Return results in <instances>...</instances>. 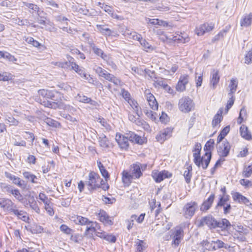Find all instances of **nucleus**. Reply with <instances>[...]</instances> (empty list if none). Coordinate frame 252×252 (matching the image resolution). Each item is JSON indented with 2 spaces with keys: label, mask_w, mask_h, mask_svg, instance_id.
<instances>
[{
  "label": "nucleus",
  "mask_w": 252,
  "mask_h": 252,
  "mask_svg": "<svg viewBox=\"0 0 252 252\" xmlns=\"http://www.w3.org/2000/svg\"><path fill=\"white\" fill-rule=\"evenodd\" d=\"M36 101L45 107L57 109L63 106L62 94L55 91L42 89L38 91Z\"/></svg>",
  "instance_id": "1"
},
{
  "label": "nucleus",
  "mask_w": 252,
  "mask_h": 252,
  "mask_svg": "<svg viewBox=\"0 0 252 252\" xmlns=\"http://www.w3.org/2000/svg\"><path fill=\"white\" fill-rule=\"evenodd\" d=\"M201 145L200 143H196L192 150L193 162L195 165L200 167L202 166L203 169L207 168L211 158V154L208 152L201 158L200 151L201 150Z\"/></svg>",
  "instance_id": "2"
},
{
  "label": "nucleus",
  "mask_w": 252,
  "mask_h": 252,
  "mask_svg": "<svg viewBox=\"0 0 252 252\" xmlns=\"http://www.w3.org/2000/svg\"><path fill=\"white\" fill-rule=\"evenodd\" d=\"M86 185L88 190L92 192L97 189L101 188L104 190H106L109 188L107 183L100 178V176L96 173L92 171L88 176V180L86 182Z\"/></svg>",
  "instance_id": "3"
},
{
  "label": "nucleus",
  "mask_w": 252,
  "mask_h": 252,
  "mask_svg": "<svg viewBox=\"0 0 252 252\" xmlns=\"http://www.w3.org/2000/svg\"><path fill=\"white\" fill-rule=\"evenodd\" d=\"M238 86V81L235 79H232L230 80V84L228 86V93L227 94L228 100H227L226 107L224 109V114H227L229 110L233 106L234 101L235 97L234 94L237 90Z\"/></svg>",
  "instance_id": "4"
},
{
  "label": "nucleus",
  "mask_w": 252,
  "mask_h": 252,
  "mask_svg": "<svg viewBox=\"0 0 252 252\" xmlns=\"http://www.w3.org/2000/svg\"><path fill=\"white\" fill-rule=\"evenodd\" d=\"M179 109L183 113H189L194 109V103L189 96L182 97L179 100Z\"/></svg>",
  "instance_id": "5"
},
{
  "label": "nucleus",
  "mask_w": 252,
  "mask_h": 252,
  "mask_svg": "<svg viewBox=\"0 0 252 252\" xmlns=\"http://www.w3.org/2000/svg\"><path fill=\"white\" fill-rule=\"evenodd\" d=\"M197 208L198 205L196 202L191 201L187 203L183 208V215L186 219L190 218L194 215Z\"/></svg>",
  "instance_id": "6"
},
{
  "label": "nucleus",
  "mask_w": 252,
  "mask_h": 252,
  "mask_svg": "<svg viewBox=\"0 0 252 252\" xmlns=\"http://www.w3.org/2000/svg\"><path fill=\"white\" fill-rule=\"evenodd\" d=\"M207 225L210 228H215L220 227V222L211 216H208L202 218L200 220L199 226Z\"/></svg>",
  "instance_id": "7"
},
{
  "label": "nucleus",
  "mask_w": 252,
  "mask_h": 252,
  "mask_svg": "<svg viewBox=\"0 0 252 252\" xmlns=\"http://www.w3.org/2000/svg\"><path fill=\"white\" fill-rule=\"evenodd\" d=\"M173 240L172 245L173 247H177L181 243L184 237V231L181 227H177L171 234Z\"/></svg>",
  "instance_id": "8"
},
{
  "label": "nucleus",
  "mask_w": 252,
  "mask_h": 252,
  "mask_svg": "<svg viewBox=\"0 0 252 252\" xmlns=\"http://www.w3.org/2000/svg\"><path fill=\"white\" fill-rule=\"evenodd\" d=\"M172 174L168 171L163 170L160 172L154 171L152 172V177L157 183H160L166 178H170Z\"/></svg>",
  "instance_id": "9"
},
{
  "label": "nucleus",
  "mask_w": 252,
  "mask_h": 252,
  "mask_svg": "<svg viewBox=\"0 0 252 252\" xmlns=\"http://www.w3.org/2000/svg\"><path fill=\"white\" fill-rule=\"evenodd\" d=\"M172 133V129L170 128H167L164 129L163 130L160 131L157 135L156 137V139L158 142H160V143H162L167 138L171 136Z\"/></svg>",
  "instance_id": "10"
},
{
  "label": "nucleus",
  "mask_w": 252,
  "mask_h": 252,
  "mask_svg": "<svg viewBox=\"0 0 252 252\" xmlns=\"http://www.w3.org/2000/svg\"><path fill=\"white\" fill-rule=\"evenodd\" d=\"M125 136L120 134H116L115 139L121 149H126L128 147V133Z\"/></svg>",
  "instance_id": "11"
},
{
  "label": "nucleus",
  "mask_w": 252,
  "mask_h": 252,
  "mask_svg": "<svg viewBox=\"0 0 252 252\" xmlns=\"http://www.w3.org/2000/svg\"><path fill=\"white\" fill-rule=\"evenodd\" d=\"M233 198L235 201L238 202L241 204H244L252 208V204L250 202L249 199L242 195L239 192H235L233 194Z\"/></svg>",
  "instance_id": "12"
},
{
  "label": "nucleus",
  "mask_w": 252,
  "mask_h": 252,
  "mask_svg": "<svg viewBox=\"0 0 252 252\" xmlns=\"http://www.w3.org/2000/svg\"><path fill=\"white\" fill-rule=\"evenodd\" d=\"M189 75L186 74L180 76L176 86V89L177 91L182 92L186 90V85L189 82Z\"/></svg>",
  "instance_id": "13"
},
{
  "label": "nucleus",
  "mask_w": 252,
  "mask_h": 252,
  "mask_svg": "<svg viewBox=\"0 0 252 252\" xmlns=\"http://www.w3.org/2000/svg\"><path fill=\"white\" fill-rule=\"evenodd\" d=\"M0 207L13 213V209L16 208V205L10 199H0Z\"/></svg>",
  "instance_id": "14"
},
{
  "label": "nucleus",
  "mask_w": 252,
  "mask_h": 252,
  "mask_svg": "<svg viewBox=\"0 0 252 252\" xmlns=\"http://www.w3.org/2000/svg\"><path fill=\"white\" fill-rule=\"evenodd\" d=\"M214 25L212 24L205 23L196 28L195 32L198 35H202L205 33L212 31Z\"/></svg>",
  "instance_id": "15"
},
{
  "label": "nucleus",
  "mask_w": 252,
  "mask_h": 252,
  "mask_svg": "<svg viewBox=\"0 0 252 252\" xmlns=\"http://www.w3.org/2000/svg\"><path fill=\"white\" fill-rule=\"evenodd\" d=\"M87 226L85 232V235H88L90 232H91L92 234L94 232L96 234V236L97 234L100 235V233H98L99 232L98 231V230L100 229V225L96 221H91L90 223H89V225Z\"/></svg>",
  "instance_id": "16"
},
{
  "label": "nucleus",
  "mask_w": 252,
  "mask_h": 252,
  "mask_svg": "<svg viewBox=\"0 0 252 252\" xmlns=\"http://www.w3.org/2000/svg\"><path fill=\"white\" fill-rule=\"evenodd\" d=\"M70 220L74 222L76 224L81 225H88L91 222V221L87 218L78 215H73L71 216Z\"/></svg>",
  "instance_id": "17"
},
{
  "label": "nucleus",
  "mask_w": 252,
  "mask_h": 252,
  "mask_svg": "<svg viewBox=\"0 0 252 252\" xmlns=\"http://www.w3.org/2000/svg\"><path fill=\"white\" fill-rule=\"evenodd\" d=\"M68 62H65L64 63H59V65L61 66L63 68H65L67 66H71V68L74 70L76 72H77L79 69L81 68L79 67L78 65H77L74 62V59L72 57H69L68 58Z\"/></svg>",
  "instance_id": "18"
},
{
  "label": "nucleus",
  "mask_w": 252,
  "mask_h": 252,
  "mask_svg": "<svg viewBox=\"0 0 252 252\" xmlns=\"http://www.w3.org/2000/svg\"><path fill=\"white\" fill-rule=\"evenodd\" d=\"M98 217L99 218V220L102 222L104 224L109 225L113 224V221L111 218L104 211L100 210L98 214Z\"/></svg>",
  "instance_id": "19"
},
{
  "label": "nucleus",
  "mask_w": 252,
  "mask_h": 252,
  "mask_svg": "<svg viewBox=\"0 0 252 252\" xmlns=\"http://www.w3.org/2000/svg\"><path fill=\"white\" fill-rule=\"evenodd\" d=\"M215 194H211L209 197L205 200L200 206V211L202 212H206L209 210L212 206V204L214 200Z\"/></svg>",
  "instance_id": "20"
},
{
  "label": "nucleus",
  "mask_w": 252,
  "mask_h": 252,
  "mask_svg": "<svg viewBox=\"0 0 252 252\" xmlns=\"http://www.w3.org/2000/svg\"><path fill=\"white\" fill-rule=\"evenodd\" d=\"M122 180L125 186L128 187L131 184L132 180L135 179L131 173L126 170H124L122 173Z\"/></svg>",
  "instance_id": "21"
},
{
  "label": "nucleus",
  "mask_w": 252,
  "mask_h": 252,
  "mask_svg": "<svg viewBox=\"0 0 252 252\" xmlns=\"http://www.w3.org/2000/svg\"><path fill=\"white\" fill-rule=\"evenodd\" d=\"M220 76L219 70L213 69L211 72L210 85L213 88H215L220 81Z\"/></svg>",
  "instance_id": "22"
},
{
  "label": "nucleus",
  "mask_w": 252,
  "mask_h": 252,
  "mask_svg": "<svg viewBox=\"0 0 252 252\" xmlns=\"http://www.w3.org/2000/svg\"><path fill=\"white\" fill-rule=\"evenodd\" d=\"M233 228V225L229 220L225 219H221V232H224V234L221 233V235H226L227 233H230Z\"/></svg>",
  "instance_id": "23"
},
{
  "label": "nucleus",
  "mask_w": 252,
  "mask_h": 252,
  "mask_svg": "<svg viewBox=\"0 0 252 252\" xmlns=\"http://www.w3.org/2000/svg\"><path fill=\"white\" fill-rule=\"evenodd\" d=\"M202 244L205 249L208 250H210L211 249L216 250L220 248V242L219 240L217 242L213 241L211 243L207 241H203Z\"/></svg>",
  "instance_id": "24"
},
{
  "label": "nucleus",
  "mask_w": 252,
  "mask_h": 252,
  "mask_svg": "<svg viewBox=\"0 0 252 252\" xmlns=\"http://www.w3.org/2000/svg\"><path fill=\"white\" fill-rule=\"evenodd\" d=\"M241 136L247 140H250L252 139V136L251 132L249 131L248 127L242 125L240 128Z\"/></svg>",
  "instance_id": "25"
},
{
  "label": "nucleus",
  "mask_w": 252,
  "mask_h": 252,
  "mask_svg": "<svg viewBox=\"0 0 252 252\" xmlns=\"http://www.w3.org/2000/svg\"><path fill=\"white\" fill-rule=\"evenodd\" d=\"M23 4L24 6L28 8L29 12L32 14H33L34 13L38 14L42 11L40 10V8L38 5L34 3H31L23 1Z\"/></svg>",
  "instance_id": "26"
},
{
  "label": "nucleus",
  "mask_w": 252,
  "mask_h": 252,
  "mask_svg": "<svg viewBox=\"0 0 252 252\" xmlns=\"http://www.w3.org/2000/svg\"><path fill=\"white\" fill-rule=\"evenodd\" d=\"M252 23V13L244 15L241 20V26L248 27Z\"/></svg>",
  "instance_id": "27"
},
{
  "label": "nucleus",
  "mask_w": 252,
  "mask_h": 252,
  "mask_svg": "<svg viewBox=\"0 0 252 252\" xmlns=\"http://www.w3.org/2000/svg\"><path fill=\"white\" fill-rule=\"evenodd\" d=\"M13 214L16 216L19 219L25 222L28 221L29 219L26 212L22 210L19 211L17 208L15 209H13Z\"/></svg>",
  "instance_id": "28"
},
{
  "label": "nucleus",
  "mask_w": 252,
  "mask_h": 252,
  "mask_svg": "<svg viewBox=\"0 0 252 252\" xmlns=\"http://www.w3.org/2000/svg\"><path fill=\"white\" fill-rule=\"evenodd\" d=\"M138 41L144 50L147 52H150L154 50V47L147 40L142 37H140Z\"/></svg>",
  "instance_id": "29"
},
{
  "label": "nucleus",
  "mask_w": 252,
  "mask_h": 252,
  "mask_svg": "<svg viewBox=\"0 0 252 252\" xmlns=\"http://www.w3.org/2000/svg\"><path fill=\"white\" fill-rule=\"evenodd\" d=\"M128 138L129 141L135 143L142 144L143 143V139L140 136L131 131L128 133Z\"/></svg>",
  "instance_id": "30"
},
{
  "label": "nucleus",
  "mask_w": 252,
  "mask_h": 252,
  "mask_svg": "<svg viewBox=\"0 0 252 252\" xmlns=\"http://www.w3.org/2000/svg\"><path fill=\"white\" fill-rule=\"evenodd\" d=\"M131 170V174L135 179L139 178L142 175L140 165L137 164H133Z\"/></svg>",
  "instance_id": "31"
},
{
  "label": "nucleus",
  "mask_w": 252,
  "mask_h": 252,
  "mask_svg": "<svg viewBox=\"0 0 252 252\" xmlns=\"http://www.w3.org/2000/svg\"><path fill=\"white\" fill-rule=\"evenodd\" d=\"M96 27L97 30L103 35L111 36L113 33V31L106 27L104 25H96Z\"/></svg>",
  "instance_id": "32"
},
{
  "label": "nucleus",
  "mask_w": 252,
  "mask_h": 252,
  "mask_svg": "<svg viewBox=\"0 0 252 252\" xmlns=\"http://www.w3.org/2000/svg\"><path fill=\"white\" fill-rule=\"evenodd\" d=\"M94 70L99 76L104 78L106 80H107L112 75V74L108 73L106 70L99 66H96V68H94Z\"/></svg>",
  "instance_id": "33"
},
{
  "label": "nucleus",
  "mask_w": 252,
  "mask_h": 252,
  "mask_svg": "<svg viewBox=\"0 0 252 252\" xmlns=\"http://www.w3.org/2000/svg\"><path fill=\"white\" fill-rule=\"evenodd\" d=\"M91 46L92 48L93 52L96 55L100 56L103 60H107L108 59V56L105 54L101 49L96 47L94 44H91Z\"/></svg>",
  "instance_id": "34"
},
{
  "label": "nucleus",
  "mask_w": 252,
  "mask_h": 252,
  "mask_svg": "<svg viewBox=\"0 0 252 252\" xmlns=\"http://www.w3.org/2000/svg\"><path fill=\"white\" fill-rule=\"evenodd\" d=\"M154 83V85L156 88L162 87L163 89L164 87H167V84L165 80L162 78L155 77V79L153 80Z\"/></svg>",
  "instance_id": "35"
},
{
  "label": "nucleus",
  "mask_w": 252,
  "mask_h": 252,
  "mask_svg": "<svg viewBox=\"0 0 252 252\" xmlns=\"http://www.w3.org/2000/svg\"><path fill=\"white\" fill-rule=\"evenodd\" d=\"M125 35L127 36L129 38L132 39L133 40H139L140 37H141V35L135 32L130 31L128 30H127L125 32Z\"/></svg>",
  "instance_id": "36"
},
{
  "label": "nucleus",
  "mask_w": 252,
  "mask_h": 252,
  "mask_svg": "<svg viewBox=\"0 0 252 252\" xmlns=\"http://www.w3.org/2000/svg\"><path fill=\"white\" fill-rule=\"evenodd\" d=\"M98 233H100V235L97 234L98 237L103 238L110 242L114 243L116 241V237L113 235L107 234L105 232H98Z\"/></svg>",
  "instance_id": "37"
},
{
  "label": "nucleus",
  "mask_w": 252,
  "mask_h": 252,
  "mask_svg": "<svg viewBox=\"0 0 252 252\" xmlns=\"http://www.w3.org/2000/svg\"><path fill=\"white\" fill-rule=\"evenodd\" d=\"M77 98V100L81 102L90 103L92 105H94L95 103L94 101L91 99V98L88 97L85 95L78 94Z\"/></svg>",
  "instance_id": "38"
},
{
  "label": "nucleus",
  "mask_w": 252,
  "mask_h": 252,
  "mask_svg": "<svg viewBox=\"0 0 252 252\" xmlns=\"http://www.w3.org/2000/svg\"><path fill=\"white\" fill-rule=\"evenodd\" d=\"M129 105L131 106V107L133 109V111L136 113L137 116L140 117V115L141 114V112L139 110L140 109L139 107L138 104L137 103V101L134 100H131L130 101H128V102Z\"/></svg>",
  "instance_id": "39"
},
{
  "label": "nucleus",
  "mask_w": 252,
  "mask_h": 252,
  "mask_svg": "<svg viewBox=\"0 0 252 252\" xmlns=\"http://www.w3.org/2000/svg\"><path fill=\"white\" fill-rule=\"evenodd\" d=\"M37 15L38 17H37V21L41 25H46L47 24V22L46 21V13H44L43 11L42 10L38 13Z\"/></svg>",
  "instance_id": "40"
},
{
  "label": "nucleus",
  "mask_w": 252,
  "mask_h": 252,
  "mask_svg": "<svg viewBox=\"0 0 252 252\" xmlns=\"http://www.w3.org/2000/svg\"><path fill=\"white\" fill-rule=\"evenodd\" d=\"M99 143L100 146L102 147L108 148L109 147L110 142L107 137L104 135H102L99 137Z\"/></svg>",
  "instance_id": "41"
},
{
  "label": "nucleus",
  "mask_w": 252,
  "mask_h": 252,
  "mask_svg": "<svg viewBox=\"0 0 252 252\" xmlns=\"http://www.w3.org/2000/svg\"><path fill=\"white\" fill-rule=\"evenodd\" d=\"M23 175L25 179L31 181L32 183H37L35 179H37V178L34 174H32L30 172L25 171L23 173Z\"/></svg>",
  "instance_id": "42"
},
{
  "label": "nucleus",
  "mask_w": 252,
  "mask_h": 252,
  "mask_svg": "<svg viewBox=\"0 0 252 252\" xmlns=\"http://www.w3.org/2000/svg\"><path fill=\"white\" fill-rule=\"evenodd\" d=\"M136 244V252H143V250L146 248V243L142 240L137 239L135 241Z\"/></svg>",
  "instance_id": "43"
},
{
  "label": "nucleus",
  "mask_w": 252,
  "mask_h": 252,
  "mask_svg": "<svg viewBox=\"0 0 252 252\" xmlns=\"http://www.w3.org/2000/svg\"><path fill=\"white\" fill-rule=\"evenodd\" d=\"M252 175V163L248 165L245 166L243 169L242 175L244 177L249 178Z\"/></svg>",
  "instance_id": "44"
},
{
  "label": "nucleus",
  "mask_w": 252,
  "mask_h": 252,
  "mask_svg": "<svg viewBox=\"0 0 252 252\" xmlns=\"http://www.w3.org/2000/svg\"><path fill=\"white\" fill-rule=\"evenodd\" d=\"M191 171L192 167L191 165H189L187 168V170H186L184 172V176L185 177L186 182L187 183H189L190 181L191 177Z\"/></svg>",
  "instance_id": "45"
},
{
  "label": "nucleus",
  "mask_w": 252,
  "mask_h": 252,
  "mask_svg": "<svg viewBox=\"0 0 252 252\" xmlns=\"http://www.w3.org/2000/svg\"><path fill=\"white\" fill-rule=\"evenodd\" d=\"M230 145L227 141L223 142V150L221 151V157H226L230 151Z\"/></svg>",
  "instance_id": "46"
},
{
  "label": "nucleus",
  "mask_w": 252,
  "mask_h": 252,
  "mask_svg": "<svg viewBox=\"0 0 252 252\" xmlns=\"http://www.w3.org/2000/svg\"><path fill=\"white\" fill-rule=\"evenodd\" d=\"M102 9L110 15L112 18H117L118 17V16L114 13V10L112 7L106 4H102Z\"/></svg>",
  "instance_id": "47"
},
{
  "label": "nucleus",
  "mask_w": 252,
  "mask_h": 252,
  "mask_svg": "<svg viewBox=\"0 0 252 252\" xmlns=\"http://www.w3.org/2000/svg\"><path fill=\"white\" fill-rule=\"evenodd\" d=\"M83 237L81 234L76 233L74 234H71L70 239L71 241L76 243H80L82 241Z\"/></svg>",
  "instance_id": "48"
},
{
  "label": "nucleus",
  "mask_w": 252,
  "mask_h": 252,
  "mask_svg": "<svg viewBox=\"0 0 252 252\" xmlns=\"http://www.w3.org/2000/svg\"><path fill=\"white\" fill-rule=\"evenodd\" d=\"M215 144V141L213 139H210L205 145L204 149L205 151V153L208 152L211 153V150L213 148L214 145Z\"/></svg>",
  "instance_id": "49"
},
{
  "label": "nucleus",
  "mask_w": 252,
  "mask_h": 252,
  "mask_svg": "<svg viewBox=\"0 0 252 252\" xmlns=\"http://www.w3.org/2000/svg\"><path fill=\"white\" fill-rule=\"evenodd\" d=\"M220 109H219L217 114L214 116L212 121V126L213 127L217 126L220 122Z\"/></svg>",
  "instance_id": "50"
},
{
  "label": "nucleus",
  "mask_w": 252,
  "mask_h": 252,
  "mask_svg": "<svg viewBox=\"0 0 252 252\" xmlns=\"http://www.w3.org/2000/svg\"><path fill=\"white\" fill-rule=\"evenodd\" d=\"M247 116V111L245 107H243L241 109L239 116L237 120V123L238 124H241L244 119V118Z\"/></svg>",
  "instance_id": "51"
},
{
  "label": "nucleus",
  "mask_w": 252,
  "mask_h": 252,
  "mask_svg": "<svg viewBox=\"0 0 252 252\" xmlns=\"http://www.w3.org/2000/svg\"><path fill=\"white\" fill-rule=\"evenodd\" d=\"M143 112L145 115L152 121H155L156 120V113L153 112L147 109H144Z\"/></svg>",
  "instance_id": "52"
},
{
  "label": "nucleus",
  "mask_w": 252,
  "mask_h": 252,
  "mask_svg": "<svg viewBox=\"0 0 252 252\" xmlns=\"http://www.w3.org/2000/svg\"><path fill=\"white\" fill-rule=\"evenodd\" d=\"M137 126H141L146 131H149L151 130V128L149 125L142 119H141L140 121L137 122Z\"/></svg>",
  "instance_id": "53"
},
{
  "label": "nucleus",
  "mask_w": 252,
  "mask_h": 252,
  "mask_svg": "<svg viewBox=\"0 0 252 252\" xmlns=\"http://www.w3.org/2000/svg\"><path fill=\"white\" fill-rule=\"evenodd\" d=\"M10 192L11 194H12L18 200L21 201L23 200V196L20 193L19 190L17 189H11L10 190Z\"/></svg>",
  "instance_id": "54"
},
{
  "label": "nucleus",
  "mask_w": 252,
  "mask_h": 252,
  "mask_svg": "<svg viewBox=\"0 0 252 252\" xmlns=\"http://www.w3.org/2000/svg\"><path fill=\"white\" fill-rule=\"evenodd\" d=\"M13 183L23 189H24L26 186V184H25V181L22 180L20 178L18 177H16L13 181Z\"/></svg>",
  "instance_id": "55"
},
{
  "label": "nucleus",
  "mask_w": 252,
  "mask_h": 252,
  "mask_svg": "<svg viewBox=\"0 0 252 252\" xmlns=\"http://www.w3.org/2000/svg\"><path fill=\"white\" fill-rule=\"evenodd\" d=\"M45 209L50 216H53L54 214V211L53 208V204L50 201L47 204H44Z\"/></svg>",
  "instance_id": "56"
},
{
  "label": "nucleus",
  "mask_w": 252,
  "mask_h": 252,
  "mask_svg": "<svg viewBox=\"0 0 252 252\" xmlns=\"http://www.w3.org/2000/svg\"><path fill=\"white\" fill-rule=\"evenodd\" d=\"M25 41L29 44H31L35 47H38L41 45L40 43L37 41L34 40L32 37H28L26 38Z\"/></svg>",
  "instance_id": "57"
},
{
  "label": "nucleus",
  "mask_w": 252,
  "mask_h": 252,
  "mask_svg": "<svg viewBox=\"0 0 252 252\" xmlns=\"http://www.w3.org/2000/svg\"><path fill=\"white\" fill-rule=\"evenodd\" d=\"M60 229L61 231L67 235L71 234L72 232L73 231L72 229L65 224H62L60 226Z\"/></svg>",
  "instance_id": "58"
},
{
  "label": "nucleus",
  "mask_w": 252,
  "mask_h": 252,
  "mask_svg": "<svg viewBox=\"0 0 252 252\" xmlns=\"http://www.w3.org/2000/svg\"><path fill=\"white\" fill-rule=\"evenodd\" d=\"M107 80L109 82H112L116 86L121 85V80L115 77L113 74H112L111 76L108 78Z\"/></svg>",
  "instance_id": "59"
},
{
  "label": "nucleus",
  "mask_w": 252,
  "mask_h": 252,
  "mask_svg": "<svg viewBox=\"0 0 252 252\" xmlns=\"http://www.w3.org/2000/svg\"><path fill=\"white\" fill-rule=\"evenodd\" d=\"M82 77H83L84 79L88 80L89 82H91V80H92L93 79L90 77V75L87 74L83 69H80L77 72Z\"/></svg>",
  "instance_id": "60"
},
{
  "label": "nucleus",
  "mask_w": 252,
  "mask_h": 252,
  "mask_svg": "<svg viewBox=\"0 0 252 252\" xmlns=\"http://www.w3.org/2000/svg\"><path fill=\"white\" fill-rule=\"evenodd\" d=\"M29 203L31 208L34 211H35V212H36L38 214H39L40 209L38 207L36 202L33 199V200L32 202L29 201Z\"/></svg>",
  "instance_id": "61"
},
{
  "label": "nucleus",
  "mask_w": 252,
  "mask_h": 252,
  "mask_svg": "<svg viewBox=\"0 0 252 252\" xmlns=\"http://www.w3.org/2000/svg\"><path fill=\"white\" fill-rule=\"evenodd\" d=\"M240 184L245 188H250L252 186V182L247 179H242L239 181Z\"/></svg>",
  "instance_id": "62"
},
{
  "label": "nucleus",
  "mask_w": 252,
  "mask_h": 252,
  "mask_svg": "<svg viewBox=\"0 0 252 252\" xmlns=\"http://www.w3.org/2000/svg\"><path fill=\"white\" fill-rule=\"evenodd\" d=\"M121 94L122 96L126 99V100L130 101L131 99L130 98V94L127 91L125 90L124 89L121 90Z\"/></svg>",
  "instance_id": "63"
},
{
  "label": "nucleus",
  "mask_w": 252,
  "mask_h": 252,
  "mask_svg": "<svg viewBox=\"0 0 252 252\" xmlns=\"http://www.w3.org/2000/svg\"><path fill=\"white\" fill-rule=\"evenodd\" d=\"M252 62V49L250 50L245 56V63L247 64H250Z\"/></svg>",
  "instance_id": "64"
}]
</instances>
